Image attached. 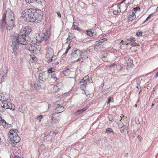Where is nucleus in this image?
Masks as SVG:
<instances>
[{
  "mask_svg": "<svg viewBox=\"0 0 158 158\" xmlns=\"http://www.w3.org/2000/svg\"><path fill=\"white\" fill-rule=\"evenodd\" d=\"M31 27L27 26L25 27L24 29L21 30L19 34L18 35L15 33L12 37V48L13 52L12 54L16 56L17 55V49L19 48V46L20 45H25L27 43L26 37L27 35L31 31Z\"/></svg>",
  "mask_w": 158,
  "mask_h": 158,
  "instance_id": "obj_1",
  "label": "nucleus"
},
{
  "mask_svg": "<svg viewBox=\"0 0 158 158\" xmlns=\"http://www.w3.org/2000/svg\"><path fill=\"white\" fill-rule=\"evenodd\" d=\"M6 15L4 14L2 19L0 22V25L2 28L6 27L7 30H12L14 26V21H6Z\"/></svg>",
  "mask_w": 158,
  "mask_h": 158,
  "instance_id": "obj_2",
  "label": "nucleus"
},
{
  "mask_svg": "<svg viewBox=\"0 0 158 158\" xmlns=\"http://www.w3.org/2000/svg\"><path fill=\"white\" fill-rule=\"evenodd\" d=\"M50 35L49 33H46L44 34L40 33L38 34L36 36L35 40L32 41V43L35 45L40 44L43 40L47 41L49 39Z\"/></svg>",
  "mask_w": 158,
  "mask_h": 158,
  "instance_id": "obj_3",
  "label": "nucleus"
},
{
  "mask_svg": "<svg viewBox=\"0 0 158 158\" xmlns=\"http://www.w3.org/2000/svg\"><path fill=\"white\" fill-rule=\"evenodd\" d=\"M41 12V10H33L30 15L31 19L29 22L39 23L41 22L42 17L41 14H39Z\"/></svg>",
  "mask_w": 158,
  "mask_h": 158,
  "instance_id": "obj_4",
  "label": "nucleus"
},
{
  "mask_svg": "<svg viewBox=\"0 0 158 158\" xmlns=\"http://www.w3.org/2000/svg\"><path fill=\"white\" fill-rule=\"evenodd\" d=\"M63 102L62 100L56 101V105H59V106L57 107L56 108V111L55 113H53L52 114V115H53L54 114H58L59 113H60L63 111H64L65 110V108L63 107V106H60L61 105L62 102Z\"/></svg>",
  "mask_w": 158,
  "mask_h": 158,
  "instance_id": "obj_5",
  "label": "nucleus"
},
{
  "mask_svg": "<svg viewBox=\"0 0 158 158\" xmlns=\"http://www.w3.org/2000/svg\"><path fill=\"white\" fill-rule=\"evenodd\" d=\"M32 10H24L22 12V17L25 19L27 22H29L31 19L30 15Z\"/></svg>",
  "mask_w": 158,
  "mask_h": 158,
  "instance_id": "obj_6",
  "label": "nucleus"
},
{
  "mask_svg": "<svg viewBox=\"0 0 158 158\" xmlns=\"http://www.w3.org/2000/svg\"><path fill=\"white\" fill-rule=\"evenodd\" d=\"M6 15V21H14V14L12 10H6V13H4Z\"/></svg>",
  "mask_w": 158,
  "mask_h": 158,
  "instance_id": "obj_7",
  "label": "nucleus"
},
{
  "mask_svg": "<svg viewBox=\"0 0 158 158\" xmlns=\"http://www.w3.org/2000/svg\"><path fill=\"white\" fill-rule=\"evenodd\" d=\"M89 77L88 76H86L85 77H84L83 79L81 80L80 82V83H84L81 85V87L82 89L84 90V88L87 85V83H89Z\"/></svg>",
  "mask_w": 158,
  "mask_h": 158,
  "instance_id": "obj_8",
  "label": "nucleus"
},
{
  "mask_svg": "<svg viewBox=\"0 0 158 158\" xmlns=\"http://www.w3.org/2000/svg\"><path fill=\"white\" fill-rule=\"evenodd\" d=\"M89 52L87 51H84V52L82 51L81 52V57L77 59V61H81V62H83L84 59H86L88 58V56H89Z\"/></svg>",
  "mask_w": 158,
  "mask_h": 158,
  "instance_id": "obj_9",
  "label": "nucleus"
},
{
  "mask_svg": "<svg viewBox=\"0 0 158 158\" xmlns=\"http://www.w3.org/2000/svg\"><path fill=\"white\" fill-rule=\"evenodd\" d=\"M31 87L37 90L40 88H44V82H41L39 84H34L31 85Z\"/></svg>",
  "mask_w": 158,
  "mask_h": 158,
  "instance_id": "obj_10",
  "label": "nucleus"
},
{
  "mask_svg": "<svg viewBox=\"0 0 158 158\" xmlns=\"http://www.w3.org/2000/svg\"><path fill=\"white\" fill-rule=\"evenodd\" d=\"M134 39L135 38L133 37H131L127 39L126 40V42H127V40L129 41V42L127 43L126 44L128 45V44H131L132 46H139V45L135 42Z\"/></svg>",
  "mask_w": 158,
  "mask_h": 158,
  "instance_id": "obj_11",
  "label": "nucleus"
},
{
  "mask_svg": "<svg viewBox=\"0 0 158 158\" xmlns=\"http://www.w3.org/2000/svg\"><path fill=\"white\" fill-rule=\"evenodd\" d=\"M11 141H13L16 143H18L20 140V138L18 134L15 135H11L9 136Z\"/></svg>",
  "mask_w": 158,
  "mask_h": 158,
  "instance_id": "obj_12",
  "label": "nucleus"
},
{
  "mask_svg": "<svg viewBox=\"0 0 158 158\" xmlns=\"http://www.w3.org/2000/svg\"><path fill=\"white\" fill-rule=\"evenodd\" d=\"M25 45H26V49L31 52H33L36 49V47L32 45L31 44H27Z\"/></svg>",
  "mask_w": 158,
  "mask_h": 158,
  "instance_id": "obj_13",
  "label": "nucleus"
},
{
  "mask_svg": "<svg viewBox=\"0 0 158 158\" xmlns=\"http://www.w3.org/2000/svg\"><path fill=\"white\" fill-rule=\"evenodd\" d=\"M18 110L19 112L22 113H25L27 110L26 106L25 104L21 105L19 106V108L18 109Z\"/></svg>",
  "mask_w": 158,
  "mask_h": 158,
  "instance_id": "obj_14",
  "label": "nucleus"
},
{
  "mask_svg": "<svg viewBox=\"0 0 158 158\" xmlns=\"http://www.w3.org/2000/svg\"><path fill=\"white\" fill-rule=\"evenodd\" d=\"M53 50L51 48H49L47 51L46 53V57L48 58H51L53 56Z\"/></svg>",
  "mask_w": 158,
  "mask_h": 158,
  "instance_id": "obj_15",
  "label": "nucleus"
},
{
  "mask_svg": "<svg viewBox=\"0 0 158 158\" xmlns=\"http://www.w3.org/2000/svg\"><path fill=\"white\" fill-rule=\"evenodd\" d=\"M81 51L80 50H76L71 53V55L73 57L77 58L78 56H81Z\"/></svg>",
  "mask_w": 158,
  "mask_h": 158,
  "instance_id": "obj_16",
  "label": "nucleus"
},
{
  "mask_svg": "<svg viewBox=\"0 0 158 158\" xmlns=\"http://www.w3.org/2000/svg\"><path fill=\"white\" fill-rule=\"evenodd\" d=\"M136 18V16L135 15V13H134L133 12H132V14L129 16L128 17V21H131L135 19Z\"/></svg>",
  "mask_w": 158,
  "mask_h": 158,
  "instance_id": "obj_17",
  "label": "nucleus"
},
{
  "mask_svg": "<svg viewBox=\"0 0 158 158\" xmlns=\"http://www.w3.org/2000/svg\"><path fill=\"white\" fill-rule=\"evenodd\" d=\"M0 126L2 125L4 127H6L8 126V124L6 123V121L2 118V120L0 119Z\"/></svg>",
  "mask_w": 158,
  "mask_h": 158,
  "instance_id": "obj_18",
  "label": "nucleus"
},
{
  "mask_svg": "<svg viewBox=\"0 0 158 158\" xmlns=\"http://www.w3.org/2000/svg\"><path fill=\"white\" fill-rule=\"evenodd\" d=\"M52 119L51 123L53 124H55L58 123L60 121L59 119H57L56 118L53 117V116H52Z\"/></svg>",
  "mask_w": 158,
  "mask_h": 158,
  "instance_id": "obj_19",
  "label": "nucleus"
},
{
  "mask_svg": "<svg viewBox=\"0 0 158 158\" xmlns=\"http://www.w3.org/2000/svg\"><path fill=\"white\" fill-rule=\"evenodd\" d=\"M15 108V106L14 104H12V103L9 102H8V106L7 107V109H9L11 110H14Z\"/></svg>",
  "mask_w": 158,
  "mask_h": 158,
  "instance_id": "obj_20",
  "label": "nucleus"
},
{
  "mask_svg": "<svg viewBox=\"0 0 158 158\" xmlns=\"http://www.w3.org/2000/svg\"><path fill=\"white\" fill-rule=\"evenodd\" d=\"M73 30H77V31H80L81 29L77 26L74 23H73V25L71 28Z\"/></svg>",
  "mask_w": 158,
  "mask_h": 158,
  "instance_id": "obj_21",
  "label": "nucleus"
},
{
  "mask_svg": "<svg viewBox=\"0 0 158 158\" xmlns=\"http://www.w3.org/2000/svg\"><path fill=\"white\" fill-rule=\"evenodd\" d=\"M103 47V45L101 44H98L94 46V50H97L100 49H101Z\"/></svg>",
  "mask_w": 158,
  "mask_h": 158,
  "instance_id": "obj_22",
  "label": "nucleus"
},
{
  "mask_svg": "<svg viewBox=\"0 0 158 158\" xmlns=\"http://www.w3.org/2000/svg\"><path fill=\"white\" fill-rule=\"evenodd\" d=\"M48 78V73H44L43 76L42 82H44V81H46Z\"/></svg>",
  "mask_w": 158,
  "mask_h": 158,
  "instance_id": "obj_23",
  "label": "nucleus"
},
{
  "mask_svg": "<svg viewBox=\"0 0 158 158\" xmlns=\"http://www.w3.org/2000/svg\"><path fill=\"white\" fill-rule=\"evenodd\" d=\"M120 132L121 133H123L125 131L127 130L128 129V127L127 126L123 125L122 127H120Z\"/></svg>",
  "mask_w": 158,
  "mask_h": 158,
  "instance_id": "obj_24",
  "label": "nucleus"
},
{
  "mask_svg": "<svg viewBox=\"0 0 158 158\" xmlns=\"http://www.w3.org/2000/svg\"><path fill=\"white\" fill-rule=\"evenodd\" d=\"M16 129H12L10 131V136L11 135H15L18 134L16 133Z\"/></svg>",
  "mask_w": 158,
  "mask_h": 158,
  "instance_id": "obj_25",
  "label": "nucleus"
},
{
  "mask_svg": "<svg viewBox=\"0 0 158 158\" xmlns=\"http://www.w3.org/2000/svg\"><path fill=\"white\" fill-rule=\"evenodd\" d=\"M87 34L90 36H94L96 35V34L93 32L91 30H89L87 31Z\"/></svg>",
  "mask_w": 158,
  "mask_h": 158,
  "instance_id": "obj_26",
  "label": "nucleus"
},
{
  "mask_svg": "<svg viewBox=\"0 0 158 158\" xmlns=\"http://www.w3.org/2000/svg\"><path fill=\"white\" fill-rule=\"evenodd\" d=\"M70 70L68 69H67L63 72V73L65 75L67 76L70 73Z\"/></svg>",
  "mask_w": 158,
  "mask_h": 158,
  "instance_id": "obj_27",
  "label": "nucleus"
},
{
  "mask_svg": "<svg viewBox=\"0 0 158 158\" xmlns=\"http://www.w3.org/2000/svg\"><path fill=\"white\" fill-rule=\"evenodd\" d=\"M106 133H108L109 132L110 133H112L113 134L114 133V132H113V130L110 128H107L106 131Z\"/></svg>",
  "mask_w": 158,
  "mask_h": 158,
  "instance_id": "obj_28",
  "label": "nucleus"
},
{
  "mask_svg": "<svg viewBox=\"0 0 158 158\" xmlns=\"http://www.w3.org/2000/svg\"><path fill=\"white\" fill-rule=\"evenodd\" d=\"M71 40H72V37H70L69 36V37H68L67 39V41L66 43L67 44H69L71 42Z\"/></svg>",
  "mask_w": 158,
  "mask_h": 158,
  "instance_id": "obj_29",
  "label": "nucleus"
},
{
  "mask_svg": "<svg viewBox=\"0 0 158 158\" xmlns=\"http://www.w3.org/2000/svg\"><path fill=\"white\" fill-rule=\"evenodd\" d=\"M55 69L53 68H51L49 69L48 70V73H51L54 71Z\"/></svg>",
  "mask_w": 158,
  "mask_h": 158,
  "instance_id": "obj_30",
  "label": "nucleus"
},
{
  "mask_svg": "<svg viewBox=\"0 0 158 158\" xmlns=\"http://www.w3.org/2000/svg\"><path fill=\"white\" fill-rule=\"evenodd\" d=\"M153 15H154V14L153 13H152V14H151L150 15H149L148 16V17L146 18V19L145 20V21H144L143 23H144L145 22H146V21H147L148 20L150 19L151 17Z\"/></svg>",
  "mask_w": 158,
  "mask_h": 158,
  "instance_id": "obj_31",
  "label": "nucleus"
},
{
  "mask_svg": "<svg viewBox=\"0 0 158 158\" xmlns=\"http://www.w3.org/2000/svg\"><path fill=\"white\" fill-rule=\"evenodd\" d=\"M107 57V55H106V56H103L102 57V60L105 61V62H106L108 61L107 59L106 58V57Z\"/></svg>",
  "mask_w": 158,
  "mask_h": 158,
  "instance_id": "obj_32",
  "label": "nucleus"
},
{
  "mask_svg": "<svg viewBox=\"0 0 158 158\" xmlns=\"http://www.w3.org/2000/svg\"><path fill=\"white\" fill-rule=\"evenodd\" d=\"M116 66L117 69L118 70L120 71L122 70V67L120 65L118 64L117 65H116Z\"/></svg>",
  "mask_w": 158,
  "mask_h": 158,
  "instance_id": "obj_33",
  "label": "nucleus"
},
{
  "mask_svg": "<svg viewBox=\"0 0 158 158\" xmlns=\"http://www.w3.org/2000/svg\"><path fill=\"white\" fill-rule=\"evenodd\" d=\"M43 118V116L42 115H40L37 118V119L38 120H39L40 122L41 121V119Z\"/></svg>",
  "mask_w": 158,
  "mask_h": 158,
  "instance_id": "obj_34",
  "label": "nucleus"
},
{
  "mask_svg": "<svg viewBox=\"0 0 158 158\" xmlns=\"http://www.w3.org/2000/svg\"><path fill=\"white\" fill-rule=\"evenodd\" d=\"M44 73H40L39 74V80H42V78H43V76Z\"/></svg>",
  "mask_w": 158,
  "mask_h": 158,
  "instance_id": "obj_35",
  "label": "nucleus"
},
{
  "mask_svg": "<svg viewBox=\"0 0 158 158\" xmlns=\"http://www.w3.org/2000/svg\"><path fill=\"white\" fill-rule=\"evenodd\" d=\"M121 10H113V13L114 15H117L118 13L120 12Z\"/></svg>",
  "mask_w": 158,
  "mask_h": 158,
  "instance_id": "obj_36",
  "label": "nucleus"
},
{
  "mask_svg": "<svg viewBox=\"0 0 158 158\" xmlns=\"http://www.w3.org/2000/svg\"><path fill=\"white\" fill-rule=\"evenodd\" d=\"M25 1L27 2L30 3H31L33 2H36L35 0H25Z\"/></svg>",
  "mask_w": 158,
  "mask_h": 158,
  "instance_id": "obj_37",
  "label": "nucleus"
},
{
  "mask_svg": "<svg viewBox=\"0 0 158 158\" xmlns=\"http://www.w3.org/2000/svg\"><path fill=\"white\" fill-rule=\"evenodd\" d=\"M107 40V39L106 38H104L101 40H98L97 41V42H98V43H102L104 41H106Z\"/></svg>",
  "mask_w": 158,
  "mask_h": 158,
  "instance_id": "obj_38",
  "label": "nucleus"
},
{
  "mask_svg": "<svg viewBox=\"0 0 158 158\" xmlns=\"http://www.w3.org/2000/svg\"><path fill=\"white\" fill-rule=\"evenodd\" d=\"M83 112V111H82V110L81 109V110H80L77 111L76 112V114L77 115H78L79 114H80L82 113Z\"/></svg>",
  "mask_w": 158,
  "mask_h": 158,
  "instance_id": "obj_39",
  "label": "nucleus"
},
{
  "mask_svg": "<svg viewBox=\"0 0 158 158\" xmlns=\"http://www.w3.org/2000/svg\"><path fill=\"white\" fill-rule=\"evenodd\" d=\"M54 89L55 91H58L60 90V89L58 88L57 86H55L54 87Z\"/></svg>",
  "mask_w": 158,
  "mask_h": 158,
  "instance_id": "obj_40",
  "label": "nucleus"
},
{
  "mask_svg": "<svg viewBox=\"0 0 158 158\" xmlns=\"http://www.w3.org/2000/svg\"><path fill=\"white\" fill-rule=\"evenodd\" d=\"M51 78L53 79L55 81H56L57 80V78L55 75H53L52 76H51Z\"/></svg>",
  "mask_w": 158,
  "mask_h": 158,
  "instance_id": "obj_41",
  "label": "nucleus"
},
{
  "mask_svg": "<svg viewBox=\"0 0 158 158\" xmlns=\"http://www.w3.org/2000/svg\"><path fill=\"white\" fill-rule=\"evenodd\" d=\"M69 45H70L69 44V45L68 46L67 48V50L66 51L65 53H64V55L66 54L69 51V50L71 48V47Z\"/></svg>",
  "mask_w": 158,
  "mask_h": 158,
  "instance_id": "obj_42",
  "label": "nucleus"
},
{
  "mask_svg": "<svg viewBox=\"0 0 158 158\" xmlns=\"http://www.w3.org/2000/svg\"><path fill=\"white\" fill-rule=\"evenodd\" d=\"M54 57V56H52V58L51 59V58H50L48 60H47V62L48 63H50L52 61H53V58Z\"/></svg>",
  "mask_w": 158,
  "mask_h": 158,
  "instance_id": "obj_43",
  "label": "nucleus"
},
{
  "mask_svg": "<svg viewBox=\"0 0 158 158\" xmlns=\"http://www.w3.org/2000/svg\"><path fill=\"white\" fill-rule=\"evenodd\" d=\"M142 35V32H138L136 33V35L138 36H141Z\"/></svg>",
  "mask_w": 158,
  "mask_h": 158,
  "instance_id": "obj_44",
  "label": "nucleus"
},
{
  "mask_svg": "<svg viewBox=\"0 0 158 158\" xmlns=\"http://www.w3.org/2000/svg\"><path fill=\"white\" fill-rule=\"evenodd\" d=\"M116 66V64L115 63H113L112 64L110 65L109 66L110 69H111L112 67H114Z\"/></svg>",
  "mask_w": 158,
  "mask_h": 158,
  "instance_id": "obj_45",
  "label": "nucleus"
},
{
  "mask_svg": "<svg viewBox=\"0 0 158 158\" xmlns=\"http://www.w3.org/2000/svg\"><path fill=\"white\" fill-rule=\"evenodd\" d=\"M16 143L13 141H11V144L13 147H15L16 146V143Z\"/></svg>",
  "mask_w": 158,
  "mask_h": 158,
  "instance_id": "obj_46",
  "label": "nucleus"
},
{
  "mask_svg": "<svg viewBox=\"0 0 158 158\" xmlns=\"http://www.w3.org/2000/svg\"><path fill=\"white\" fill-rule=\"evenodd\" d=\"M44 1L45 0H35V2L39 3H40Z\"/></svg>",
  "mask_w": 158,
  "mask_h": 158,
  "instance_id": "obj_47",
  "label": "nucleus"
},
{
  "mask_svg": "<svg viewBox=\"0 0 158 158\" xmlns=\"http://www.w3.org/2000/svg\"><path fill=\"white\" fill-rule=\"evenodd\" d=\"M112 98L111 97H109L107 101V104H109L111 101V100Z\"/></svg>",
  "mask_w": 158,
  "mask_h": 158,
  "instance_id": "obj_48",
  "label": "nucleus"
},
{
  "mask_svg": "<svg viewBox=\"0 0 158 158\" xmlns=\"http://www.w3.org/2000/svg\"><path fill=\"white\" fill-rule=\"evenodd\" d=\"M4 75H3L2 76V77L1 78V83H2V82L4 81H5V78L4 77Z\"/></svg>",
  "mask_w": 158,
  "mask_h": 158,
  "instance_id": "obj_49",
  "label": "nucleus"
},
{
  "mask_svg": "<svg viewBox=\"0 0 158 158\" xmlns=\"http://www.w3.org/2000/svg\"><path fill=\"white\" fill-rule=\"evenodd\" d=\"M61 158H71L70 157L66 155H64Z\"/></svg>",
  "mask_w": 158,
  "mask_h": 158,
  "instance_id": "obj_50",
  "label": "nucleus"
},
{
  "mask_svg": "<svg viewBox=\"0 0 158 158\" xmlns=\"http://www.w3.org/2000/svg\"><path fill=\"white\" fill-rule=\"evenodd\" d=\"M56 14H57V16L58 17H59V18L61 17V15H60V12H59V11H58V12H56Z\"/></svg>",
  "mask_w": 158,
  "mask_h": 158,
  "instance_id": "obj_51",
  "label": "nucleus"
},
{
  "mask_svg": "<svg viewBox=\"0 0 158 158\" xmlns=\"http://www.w3.org/2000/svg\"><path fill=\"white\" fill-rule=\"evenodd\" d=\"M137 138L139 140V141H141V139H142L140 135H138L137 136Z\"/></svg>",
  "mask_w": 158,
  "mask_h": 158,
  "instance_id": "obj_52",
  "label": "nucleus"
},
{
  "mask_svg": "<svg viewBox=\"0 0 158 158\" xmlns=\"http://www.w3.org/2000/svg\"><path fill=\"white\" fill-rule=\"evenodd\" d=\"M132 10H140V8L139 7H136L133 8Z\"/></svg>",
  "mask_w": 158,
  "mask_h": 158,
  "instance_id": "obj_53",
  "label": "nucleus"
},
{
  "mask_svg": "<svg viewBox=\"0 0 158 158\" xmlns=\"http://www.w3.org/2000/svg\"><path fill=\"white\" fill-rule=\"evenodd\" d=\"M32 59L33 61H36L37 58L36 57H33L32 58Z\"/></svg>",
  "mask_w": 158,
  "mask_h": 158,
  "instance_id": "obj_54",
  "label": "nucleus"
},
{
  "mask_svg": "<svg viewBox=\"0 0 158 158\" xmlns=\"http://www.w3.org/2000/svg\"><path fill=\"white\" fill-rule=\"evenodd\" d=\"M87 109V107H84L83 109H82V111L83 112L84 111H85Z\"/></svg>",
  "mask_w": 158,
  "mask_h": 158,
  "instance_id": "obj_55",
  "label": "nucleus"
},
{
  "mask_svg": "<svg viewBox=\"0 0 158 158\" xmlns=\"http://www.w3.org/2000/svg\"><path fill=\"white\" fill-rule=\"evenodd\" d=\"M109 120L110 121H112L113 120L112 117L111 116L109 117Z\"/></svg>",
  "mask_w": 158,
  "mask_h": 158,
  "instance_id": "obj_56",
  "label": "nucleus"
},
{
  "mask_svg": "<svg viewBox=\"0 0 158 158\" xmlns=\"http://www.w3.org/2000/svg\"><path fill=\"white\" fill-rule=\"evenodd\" d=\"M119 6H117V5H115V6H116V7H117V8H118H118H119V9H121L120 8V7H119V6H120V5H119Z\"/></svg>",
  "mask_w": 158,
  "mask_h": 158,
  "instance_id": "obj_57",
  "label": "nucleus"
},
{
  "mask_svg": "<svg viewBox=\"0 0 158 158\" xmlns=\"http://www.w3.org/2000/svg\"><path fill=\"white\" fill-rule=\"evenodd\" d=\"M26 10H36L35 9H33L32 8H30V9H26Z\"/></svg>",
  "mask_w": 158,
  "mask_h": 158,
  "instance_id": "obj_58",
  "label": "nucleus"
},
{
  "mask_svg": "<svg viewBox=\"0 0 158 158\" xmlns=\"http://www.w3.org/2000/svg\"><path fill=\"white\" fill-rule=\"evenodd\" d=\"M14 158H21L18 156H15Z\"/></svg>",
  "mask_w": 158,
  "mask_h": 158,
  "instance_id": "obj_59",
  "label": "nucleus"
},
{
  "mask_svg": "<svg viewBox=\"0 0 158 158\" xmlns=\"http://www.w3.org/2000/svg\"><path fill=\"white\" fill-rule=\"evenodd\" d=\"M136 87L138 89H139V88H140V85H137V86H136Z\"/></svg>",
  "mask_w": 158,
  "mask_h": 158,
  "instance_id": "obj_60",
  "label": "nucleus"
},
{
  "mask_svg": "<svg viewBox=\"0 0 158 158\" xmlns=\"http://www.w3.org/2000/svg\"><path fill=\"white\" fill-rule=\"evenodd\" d=\"M156 77H158V72L156 74Z\"/></svg>",
  "mask_w": 158,
  "mask_h": 158,
  "instance_id": "obj_61",
  "label": "nucleus"
},
{
  "mask_svg": "<svg viewBox=\"0 0 158 158\" xmlns=\"http://www.w3.org/2000/svg\"><path fill=\"white\" fill-rule=\"evenodd\" d=\"M123 42H123V40H122V41H121V42H120V44H121V43H123V44H123Z\"/></svg>",
  "mask_w": 158,
  "mask_h": 158,
  "instance_id": "obj_62",
  "label": "nucleus"
},
{
  "mask_svg": "<svg viewBox=\"0 0 158 158\" xmlns=\"http://www.w3.org/2000/svg\"><path fill=\"white\" fill-rule=\"evenodd\" d=\"M126 0H123L121 2L120 4L123 3Z\"/></svg>",
  "mask_w": 158,
  "mask_h": 158,
  "instance_id": "obj_63",
  "label": "nucleus"
},
{
  "mask_svg": "<svg viewBox=\"0 0 158 158\" xmlns=\"http://www.w3.org/2000/svg\"><path fill=\"white\" fill-rule=\"evenodd\" d=\"M2 115H0V119H1L2 120Z\"/></svg>",
  "mask_w": 158,
  "mask_h": 158,
  "instance_id": "obj_64",
  "label": "nucleus"
}]
</instances>
